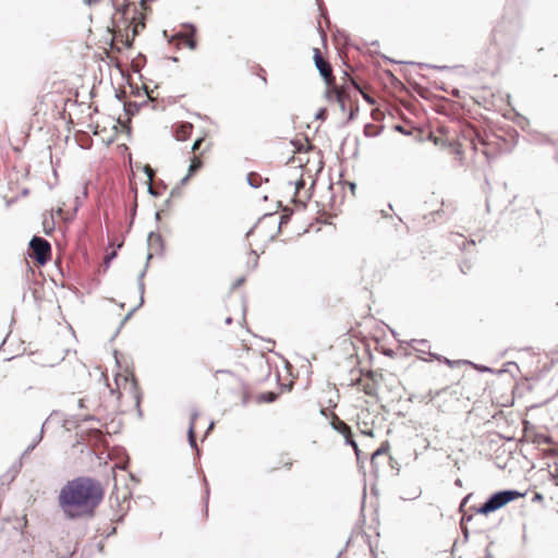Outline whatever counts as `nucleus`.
I'll return each instance as SVG.
<instances>
[{"instance_id": "obj_16", "label": "nucleus", "mask_w": 558, "mask_h": 558, "mask_svg": "<svg viewBox=\"0 0 558 558\" xmlns=\"http://www.w3.org/2000/svg\"><path fill=\"white\" fill-rule=\"evenodd\" d=\"M198 417L197 413H193L191 416V423L189 428V441L192 447H196V437H195V421Z\"/></svg>"}, {"instance_id": "obj_27", "label": "nucleus", "mask_w": 558, "mask_h": 558, "mask_svg": "<svg viewBox=\"0 0 558 558\" xmlns=\"http://www.w3.org/2000/svg\"><path fill=\"white\" fill-rule=\"evenodd\" d=\"M258 76L263 80L264 83H266V72L264 69H259Z\"/></svg>"}, {"instance_id": "obj_31", "label": "nucleus", "mask_w": 558, "mask_h": 558, "mask_svg": "<svg viewBox=\"0 0 558 558\" xmlns=\"http://www.w3.org/2000/svg\"><path fill=\"white\" fill-rule=\"evenodd\" d=\"M86 3L90 4L93 2H96L97 0H84Z\"/></svg>"}, {"instance_id": "obj_12", "label": "nucleus", "mask_w": 558, "mask_h": 558, "mask_svg": "<svg viewBox=\"0 0 558 558\" xmlns=\"http://www.w3.org/2000/svg\"><path fill=\"white\" fill-rule=\"evenodd\" d=\"M308 179L299 178L294 182H290V186L294 189L293 202L305 207L307 201L311 195L307 190H305V185Z\"/></svg>"}, {"instance_id": "obj_10", "label": "nucleus", "mask_w": 558, "mask_h": 558, "mask_svg": "<svg viewBox=\"0 0 558 558\" xmlns=\"http://www.w3.org/2000/svg\"><path fill=\"white\" fill-rule=\"evenodd\" d=\"M376 377L377 374L373 371L362 373V375L353 381V386H355L359 391L364 392L366 396L376 398L378 390V379Z\"/></svg>"}, {"instance_id": "obj_2", "label": "nucleus", "mask_w": 558, "mask_h": 558, "mask_svg": "<svg viewBox=\"0 0 558 558\" xmlns=\"http://www.w3.org/2000/svg\"><path fill=\"white\" fill-rule=\"evenodd\" d=\"M506 141L494 133H481L473 125L465 124L461 128L458 141L450 144V153L459 161L465 159L468 151L475 156L481 153L486 160L498 156L505 148Z\"/></svg>"}, {"instance_id": "obj_19", "label": "nucleus", "mask_w": 558, "mask_h": 558, "mask_svg": "<svg viewBox=\"0 0 558 558\" xmlns=\"http://www.w3.org/2000/svg\"><path fill=\"white\" fill-rule=\"evenodd\" d=\"M247 181H248V183H250L252 186H254V187H258V186H260L263 179H262L260 174L255 173V172H251V173L247 175Z\"/></svg>"}, {"instance_id": "obj_4", "label": "nucleus", "mask_w": 558, "mask_h": 558, "mask_svg": "<svg viewBox=\"0 0 558 558\" xmlns=\"http://www.w3.org/2000/svg\"><path fill=\"white\" fill-rule=\"evenodd\" d=\"M314 62L325 81V97L329 102H337L341 111H345L350 102V92L347 84V73L341 78V83L336 82L331 64L326 60L318 48H314Z\"/></svg>"}, {"instance_id": "obj_24", "label": "nucleus", "mask_w": 558, "mask_h": 558, "mask_svg": "<svg viewBox=\"0 0 558 558\" xmlns=\"http://www.w3.org/2000/svg\"><path fill=\"white\" fill-rule=\"evenodd\" d=\"M144 170H145V173H146V175L148 178L149 183H151L153 179L155 177L154 170L149 166H146Z\"/></svg>"}, {"instance_id": "obj_28", "label": "nucleus", "mask_w": 558, "mask_h": 558, "mask_svg": "<svg viewBox=\"0 0 558 558\" xmlns=\"http://www.w3.org/2000/svg\"><path fill=\"white\" fill-rule=\"evenodd\" d=\"M361 432L367 436L374 437V433L372 429L361 428Z\"/></svg>"}, {"instance_id": "obj_25", "label": "nucleus", "mask_w": 558, "mask_h": 558, "mask_svg": "<svg viewBox=\"0 0 558 558\" xmlns=\"http://www.w3.org/2000/svg\"><path fill=\"white\" fill-rule=\"evenodd\" d=\"M436 359L439 361V362H442L444 364L452 367L454 365L456 362L447 359V357H440V356H436Z\"/></svg>"}, {"instance_id": "obj_20", "label": "nucleus", "mask_w": 558, "mask_h": 558, "mask_svg": "<svg viewBox=\"0 0 558 558\" xmlns=\"http://www.w3.org/2000/svg\"><path fill=\"white\" fill-rule=\"evenodd\" d=\"M277 398V395L275 392H268V393H263L258 397V401H263V402H272L275 401Z\"/></svg>"}, {"instance_id": "obj_14", "label": "nucleus", "mask_w": 558, "mask_h": 558, "mask_svg": "<svg viewBox=\"0 0 558 558\" xmlns=\"http://www.w3.org/2000/svg\"><path fill=\"white\" fill-rule=\"evenodd\" d=\"M347 84L349 86V92L351 93L352 89L356 90V92H360L363 96V98L365 100H367L369 104H374V99L367 95L363 87L361 86V84L354 78V77H351L350 75H347ZM343 113H349V118L352 119L353 117V105H352V100L350 99V102L347 105V109L345 111H342Z\"/></svg>"}, {"instance_id": "obj_17", "label": "nucleus", "mask_w": 558, "mask_h": 558, "mask_svg": "<svg viewBox=\"0 0 558 558\" xmlns=\"http://www.w3.org/2000/svg\"><path fill=\"white\" fill-rule=\"evenodd\" d=\"M389 448H390V447H389L388 441H384V442L380 445V447H379L376 451H374V452H373V454H372V459H371L372 463H375L376 459H377L379 456H381V454H387V453H388V451H389Z\"/></svg>"}, {"instance_id": "obj_32", "label": "nucleus", "mask_w": 558, "mask_h": 558, "mask_svg": "<svg viewBox=\"0 0 558 558\" xmlns=\"http://www.w3.org/2000/svg\"><path fill=\"white\" fill-rule=\"evenodd\" d=\"M372 116H373L375 119H377V117H376V112H375V111H374V112H372Z\"/></svg>"}, {"instance_id": "obj_6", "label": "nucleus", "mask_w": 558, "mask_h": 558, "mask_svg": "<svg viewBox=\"0 0 558 558\" xmlns=\"http://www.w3.org/2000/svg\"><path fill=\"white\" fill-rule=\"evenodd\" d=\"M213 143L205 137L198 138L192 146L193 157L186 177L182 180L185 182L189 178L197 173L204 166L207 155L210 153Z\"/></svg>"}, {"instance_id": "obj_3", "label": "nucleus", "mask_w": 558, "mask_h": 558, "mask_svg": "<svg viewBox=\"0 0 558 558\" xmlns=\"http://www.w3.org/2000/svg\"><path fill=\"white\" fill-rule=\"evenodd\" d=\"M290 146L293 153L289 163L301 169L299 178L308 179L312 185L315 183L316 177L324 168L323 155L319 149L311 145L306 137L302 140L291 141Z\"/></svg>"}, {"instance_id": "obj_7", "label": "nucleus", "mask_w": 558, "mask_h": 558, "mask_svg": "<svg viewBox=\"0 0 558 558\" xmlns=\"http://www.w3.org/2000/svg\"><path fill=\"white\" fill-rule=\"evenodd\" d=\"M523 497V494L517 490H502L494 494L484 505H482L476 512L487 515L507 504Z\"/></svg>"}, {"instance_id": "obj_15", "label": "nucleus", "mask_w": 558, "mask_h": 558, "mask_svg": "<svg viewBox=\"0 0 558 558\" xmlns=\"http://www.w3.org/2000/svg\"><path fill=\"white\" fill-rule=\"evenodd\" d=\"M193 131V124L190 122H183L175 126L174 136L178 141H185L190 137Z\"/></svg>"}, {"instance_id": "obj_8", "label": "nucleus", "mask_w": 558, "mask_h": 558, "mask_svg": "<svg viewBox=\"0 0 558 558\" xmlns=\"http://www.w3.org/2000/svg\"><path fill=\"white\" fill-rule=\"evenodd\" d=\"M230 360L234 367L245 369H248L255 364L264 363L263 356L257 351L247 348L245 344H241L240 348L234 349L230 355Z\"/></svg>"}, {"instance_id": "obj_9", "label": "nucleus", "mask_w": 558, "mask_h": 558, "mask_svg": "<svg viewBox=\"0 0 558 558\" xmlns=\"http://www.w3.org/2000/svg\"><path fill=\"white\" fill-rule=\"evenodd\" d=\"M31 256L39 264L45 265L51 257L50 243L39 236H34L29 243Z\"/></svg>"}, {"instance_id": "obj_13", "label": "nucleus", "mask_w": 558, "mask_h": 558, "mask_svg": "<svg viewBox=\"0 0 558 558\" xmlns=\"http://www.w3.org/2000/svg\"><path fill=\"white\" fill-rule=\"evenodd\" d=\"M137 35V24L129 25L124 32L118 31L113 34V40L114 43H120L126 48H131L132 43Z\"/></svg>"}, {"instance_id": "obj_30", "label": "nucleus", "mask_w": 558, "mask_h": 558, "mask_svg": "<svg viewBox=\"0 0 558 558\" xmlns=\"http://www.w3.org/2000/svg\"><path fill=\"white\" fill-rule=\"evenodd\" d=\"M94 433H95L96 436H100L101 435V432L98 430V429L94 430Z\"/></svg>"}, {"instance_id": "obj_26", "label": "nucleus", "mask_w": 558, "mask_h": 558, "mask_svg": "<svg viewBox=\"0 0 558 558\" xmlns=\"http://www.w3.org/2000/svg\"><path fill=\"white\" fill-rule=\"evenodd\" d=\"M282 465L283 468L286 469H291L292 466V461L289 457H286L283 460H282Z\"/></svg>"}, {"instance_id": "obj_5", "label": "nucleus", "mask_w": 558, "mask_h": 558, "mask_svg": "<svg viewBox=\"0 0 558 558\" xmlns=\"http://www.w3.org/2000/svg\"><path fill=\"white\" fill-rule=\"evenodd\" d=\"M279 232V223L274 215L262 217L255 226L247 232V238L252 242L267 244L272 241Z\"/></svg>"}, {"instance_id": "obj_23", "label": "nucleus", "mask_w": 558, "mask_h": 558, "mask_svg": "<svg viewBox=\"0 0 558 558\" xmlns=\"http://www.w3.org/2000/svg\"><path fill=\"white\" fill-rule=\"evenodd\" d=\"M116 383H117L118 387L121 386V383H123L124 387L130 384L126 376H118V377H116Z\"/></svg>"}, {"instance_id": "obj_18", "label": "nucleus", "mask_w": 558, "mask_h": 558, "mask_svg": "<svg viewBox=\"0 0 558 558\" xmlns=\"http://www.w3.org/2000/svg\"><path fill=\"white\" fill-rule=\"evenodd\" d=\"M380 130V126L368 123L364 126V134L368 137H374L379 134Z\"/></svg>"}, {"instance_id": "obj_1", "label": "nucleus", "mask_w": 558, "mask_h": 558, "mask_svg": "<svg viewBox=\"0 0 558 558\" xmlns=\"http://www.w3.org/2000/svg\"><path fill=\"white\" fill-rule=\"evenodd\" d=\"M104 496L105 489L98 480L80 476L69 481L60 489L58 502L68 519L90 518Z\"/></svg>"}, {"instance_id": "obj_21", "label": "nucleus", "mask_w": 558, "mask_h": 558, "mask_svg": "<svg viewBox=\"0 0 558 558\" xmlns=\"http://www.w3.org/2000/svg\"><path fill=\"white\" fill-rule=\"evenodd\" d=\"M52 218L57 217L59 218L60 220L62 221H65L68 220L69 218L64 216V211L61 207L57 208L56 210L52 211Z\"/></svg>"}, {"instance_id": "obj_22", "label": "nucleus", "mask_w": 558, "mask_h": 558, "mask_svg": "<svg viewBox=\"0 0 558 558\" xmlns=\"http://www.w3.org/2000/svg\"><path fill=\"white\" fill-rule=\"evenodd\" d=\"M184 43L191 48L194 49L196 47V41L192 36H184Z\"/></svg>"}, {"instance_id": "obj_29", "label": "nucleus", "mask_w": 558, "mask_h": 558, "mask_svg": "<svg viewBox=\"0 0 558 558\" xmlns=\"http://www.w3.org/2000/svg\"><path fill=\"white\" fill-rule=\"evenodd\" d=\"M232 323V318L230 316L226 317V324H231Z\"/></svg>"}, {"instance_id": "obj_11", "label": "nucleus", "mask_w": 558, "mask_h": 558, "mask_svg": "<svg viewBox=\"0 0 558 558\" xmlns=\"http://www.w3.org/2000/svg\"><path fill=\"white\" fill-rule=\"evenodd\" d=\"M330 423H331V426L333 427V429H336L338 433H340L344 437L345 442L349 444L350 446H352L356 456H359L360 449L357 447V444L353 439V434H352L350 426L345 422H343L340 417H338L336 414H332Z\"/></svg>"}]
</instances>
